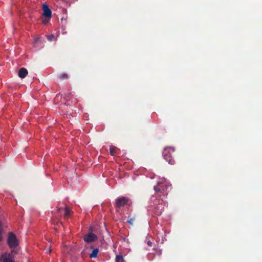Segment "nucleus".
<instances>
[{
  "label": "nucleus",
  "mask_w": 262,
  "mask_h": 262,
  "mask_svg": "<svg viewBox=\"0 0 262 262\" xmlns=\"http://www.w3.org/2000/svg\"><path fill=\"white\" fill-rule=\"evenodd\" d=\"M174 151V148L172 147H166L164 148L163 151L164 159L171 165L174 164V161L172 158V154L173 153Z\"/></svg>",
  "instance_id": "1"
},
{
  "label": "nucleus",
  "mask_w": 262,
  "mask_h": 262,
  "mask_svg": "<svg viewBox=\"0 0 262 262\" xmlns=\"http://www.w3.org/2000/svg\"><path fill=\"white\" fill-rule=\"evenodd\" d=\"M123 257L121 255H117L116 256V262H123Z\"/></svg>",
  "instance_id": "14"
},
{
  "label": "nucleus",
  "mask_w": 262,
  "mask_h": 262,
  "mask_svg": "<svg viewBox=\"0 0 262 262\" xmlns=\"http://www.w3.org/2000/svg\"><path fill=\"white\" fill-rule=\"evenodd\" d=\"M99 252V250L98 248H96L94 249L92 251V252L90 254V258H96L97 255L98 253Z\"/></svg>",
  "instance_id": "12"
},
{
  "label": "nucleus",
  "mask_w": 262,
  "mask_h": 262,
  "mask_svg": "<svg viewBox=\"0 0 262 262\" xmlns=\"http://www.w3.org/2000/svg\"><path fill=\"white\" fill-rule=\"evenodd\" d=\"M51 250L50 249L49 251V252H51Z\"/></svg>",
  "instance_id": "19"
},
{
  "label": "nucleus",
  "mask_w": 262,
  "mask_h": 262,
  "mask_svg": "<svg viewBox=\"0 0 262 262\" xmlns=\"http://www.w3.org/2000/svg\"><path fill=\"white\" fill-rule=\"evenodd\" d=\"M160 201L159 200H156L154 203V209L157 215H160L162 213L163 210V205L160 203Z\"/></svg>",
  "instance_id": "5"
},
{
  "label": "nucleus",
  "mask_w": 262,
  "mask_h": 262,
  "mask_svg": "<svg viewBox=\"0 0 262 262\" xmlns=\"http://www.w3.org/2000/svg\"><path fill=\"white\" fill-rule=\"evenodd\" d=\"M136 214H130L128 216V219L127 221V222L129 223L130 225L133 226L134 224V221L136 220Z\"/></svg>",
  "instance_id": "10"
},
{
  "label": "nucleus",
  "mask_w": 262,
  "mask_h": 262,
  "mask_svg": "<svg viewBox=\"0 0 262 262\" xmlns=\"http://www.w3.org/2000/svg\"><path fill=\"white\" fill-rule=\"evenodd\" d=\"M28 72L27 70L25 68H21L18 71V76L21 78H24L27 75Z\"/></svg>",
  "instance_id": "9"
},
{
  "label": "nucleus",
  "mask_w": 262,
  "mask_h": 262,
  "mask_svg": "<svg viewBox=\"0 0 262 262\" xmlns=\"http://www.w3.org/2000/svg\"><path fill=\"white\" fill-rule=\"evenodd\" d=\"M59 78L61 80L67 79L68 75L66 73H62L59 76Z\"/></svg>",
  "instance_id": "15"
},
{
  "label": "nucleus",
  "mask_w": 262,
  "mask_h": 262,
  "mask_svg": "<svg viewBox=\"0 0 262 262\" xmlns=\"http://www.w3.org/2000/svg\"><path fill=\"white\" fill-rule=\"evenodd\" d=\"M53 38H54L53 35H51L50 36H48V39L50 41H51Z\"/></svg>",
  "instance_id": "17"
},
{
  "label": "nucleus",
  "mask_w": 262,
  "mask_h": 262,
  "mask_svg": "<svg viewBox=\"0 0 262 262\" xmlns=\"http://www.w3.org/2000/svg\"><path fill=\"white\" fill-rule=\"evenodd\" d=\"M57 212L60 216H63L64 218L69 217L72 213L70 208L67 207L64 208H57Z\"/></svg>",
  "instance_id": "4"
},
{
  "label": "nucleus",
  "mask_w": 262,
  "mask_h": 262,
  "mask_svg": "<svg viewBox=\"0 0 262 262\" xmlns=\"http://www.w3.org/2000/svg\"><path fill=\"white\" fill-rule=\"evenodd\" d=\"M147 244L148 246L151 247L152 245V242L150 241H147Z\"/></svg>",
  "instance_id": "18"
},
{
  "label": "nucleus",
  "mask_w": 262,
  "mask_h": 262,
  "mask_svg": "<svg viewBox=\"0 0 262 262\" xmlns=\"http://www.w3.org/2000/svg\"><path fill=\"white\" fill-rule=\"evenodd\" d=\"M164 186L162 184H158V185L154 187V190L157 193H162L163 195L167 194V193L165 192V190L167 188H164ZM160 195L161 194H159Z\"/></svg>",
  "instance_id": "7"
},
{
  "label": "nucleus",
  "mask_w": 262,
  "mask_h": 262,
  "mask_svg": "<svg viewBox=\"0 0 262 262\" xmlns=\"http://www.w3.org/2000/svg\"><path fill=\"white\" fill-rule=\"evenodd\" d=\"M119 149L115 146H111L110 148V154L112 156H114L117 153Z\"/></svg>",
  "instance_id": "13"
},
{
  "label": "nucleus",
  "mask_w": 262,
  "mask_h": 262,
  "mask_svg": "<svg viewBox=\"0 0 262 262\" xmlns=\"http://www.w3.org/2000/svg\"><path fill=\"white\" fill-rule=\"evenodd\" d=\"M97 238V236L93 233H89L84 237V240L86 243H91L95 241Z\"/></svg>",
  "instance_id": "6"
},
{
  "label": "nucleus",
  "mask_w": 262,
  "mask_h": 262,
  "mask_svg": "<svg viewBox=\"0 0 262 262\" xmlns=\"http://www.w3.org/2000/svg\"><path fill=\"white\" fill-rule=\"evenodd\" d=\"M7 243L9 246L11 248H15L19 244L16 235L12 232L9 233L8 235Z\"/></svg>",
  "instance_id": "2"
},
{
  "label": "nucleus",
  "mask_w": 262,
  "mask_h": 262,
  "mask_svg": "<svg viewBox=\"0 0 262 262\" xmlns=\"http://www.w3.org/2000/svg\"><path fill=\"white\" fill-rule=\"evenodd\" d=\"M3 231V228L2 224L0 223V242L2 240V233Z\"/></svg>",
  "instance_id": "16"
},
{
  "label": "nucleus",
  "mask_w": 262,
  "mask_h": 262,
  "mask_svg": "<svg viewBox=\"0 0 262 262\" xmlns=\"http://www.w3.org/2000/svg\"><path fill=\"white\" fill-rule=\"evenodd\" d=\"M1 262H13V260L10 258V256H7L4 254L3 255L1 259Z\"/></svg>",
  "instance_id": "11"
},
{
  "label": "nucleus",
  "mask_w": 262,
  "mask_h": 262,
  "mask_svg": "<svg viewBox=\"0 0 262 262\" xmlns=\"http://www.w3.org/2000/svg\"><path fill=\"white\" fill-rule=\"evenodd\" d=\"M42 9L43 11V15L46 17H51L52 15V11L48 6L46 4H43Z\"/></svg>",
  "instance_id": "8"
},
{
  "label": "nucleus",
  "mask_w": 262,
  "mask_h": 262,
  "mask_svg": "<svg viewBox=\"0 0 262 262\" xmlns=\"http://www.w3.org/2000/svg\"><path fill=\"white\" fill-rule=\"evenodd\" d=\"M129 199L127 197L121 196L116 200L115 207L116 208H120L128 204Z\"/></svg>",
  "instance_id": "3"
}]
</instances>
